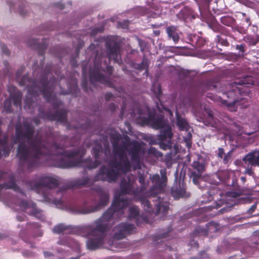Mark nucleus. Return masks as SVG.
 <instances>
[{"instance_id":"obj_57","label":"nucleus","mask_w":259,"mask_h":259,"mask_svg":"<svg viewBox=\"0 0 259 259\" xmlns=\"http://www.w3.org/2000/svg\"><path fill=\"white\" fill-rule=\"evenodd\" d=\"M82 74H83V76H85V67H83L82 68Z\"/></svg>"},{"instance_id":"obj_8","label":"nucleus","mask_w":259,"mask_h":259,"mask_svg":"<svg viewBox=\"0 0 259 259\" xmlns=\"http://www.w3.org/2000/svg\"><path fill=\"white\" fill-rule=\"evenodd\" d=\"M178 101L179 103L177 105L176 111L177 125L180 131L187 132V135L186 137H184V140L188 147L189 148L191 146V140L192 135L189 130L190 127L186 119L180 115L179 110L184 113L190 107L192 106L194 111L196 112H200L201 111L204 115L207 117L211 125L217 130H219L218 124L213 118L212 112L208 107L205 106H203L202 105H200V107H198V103H196V105H193V101L191 100L189 96L184 97L181 94L179 97Z\"/></svg>"},{"instance_id":"obj_50","label":"nucleus","mask_w":259,"mask_h":259,"mask_svg":"<svg viewBox=\"0 0 259 259\" xmlns=\"http://www.w3.org/2000/svg\"><path fill=\"white\" fill-rule=\"evenodd\" d=\"M164 110L168 113L170 117H172L173 116L172 112L170 111L169 109L167 108H164Z\"/></svg>"},{"instance_id":"obj_21","label":"nucleus","mask_w":259,"mask_h":259,"mask_svg":"<svg viewBox=\"0 0 259 259\" xmlns=\"http://www.w3.org/2000/svg\"><path fill=\"white\" fill-rule=\"evenodd\" d=\"M129 215L128 219L137 218L140 214V210L138 206L136 205H131L128 208Z\"/></svg>"},{"instance_id":"obj_13","label":"nucleus","mask_w":259,"mask_h":259,"mask_svg":"<svg viewBox=\"0 0 259 259\" xmlns=\"http://www.w3.org/2000/svg\"><path fill=\"white\" fill-rule=\"evenodd\" d=\"M15 94H10L9 98L7 99L4 102V109L6 113H10L11 110V102H13L14 105L21 106L22 94L19 92H16V89L13 87Z\"/></svg>"},{"instance_id":"obj_5","label":"nucleus","mask_w":259,"mask_h":259,"mask_svg":"<svg viewBox=\"0 0 259 259\" xmlns=\"http://www.w3.org/2000/svg\"><path fill=\"white\" fill-rule=\"evenodd\" d=\"M57 81L54 79L48 81L45 76H43L38 81L33 82L32 86L28 88L27 94L25 100V108H30L33 107L37 97L41 94L47 102H51L55 109V113H48L44 117L50 120H57L58 122L65 123L67 121L66 110L60 108L62 104L54 94L53 90L56 87Z\"/></svg>"},{"instance_id":"obj_35","label":"nucleus","mask_w":259,"mask_h":259,"mask_svg":"<svg viewBox=\"0 0 259 259\" xmlns=\"http://www.w3.org/2000/svg\"><path fill=\"white\" fill-rule=\"evenodd\" d=\"M257 207V203L253 204L247 211V213L249 214H252L256 209Z\"/></svg>"},{"instance_id":"obj_44","label":"nucleus","mask_w":259,"mask_h":259,"mask_svg":"<svg viewBox=\"0 0 259 259\" xmlns=\"http://www.w3.org/2000/svg\"><path fill=\"white\" fill-rule=\"evenodd\" d=\"M140 69H146L147 68V64H146V62H145L144 61H143L141 64L140 65Z\"/></svg>"},{"instance_id":"obj_19","label":"nucleus","mask_w":259,"mask_h":259,"mask_svg":"<svg viewBox=\"0 0 259 259\" xmlns=\"http://www.w3.org/2000/svg\"><path fill=\"white\" fill-rule=\"evenodd\" d=\"M243 40L248 45L254 46L259 41V34L254 36L247 35L244 37Z\"/></svg>"},{"instance_id":"obj_33","label":"nucleus","mask_w":259,"mask_h":259,"mask_svg":"<svg viewBox=\"0 0 259 259\" xmlns=\"http://www.w3.org/2000/svg\"><path fill=\"white\" fill-rule=\"evenodd\" d=\"M161 178L167 182L166 170L165 168L161 169L160 170Z\"/></svg>"},{"instance_id":"obj_49","label":"nucleus","mask_w":259,"mask_h":259,"mask_svg":"<svg viewBox=\"0 0 259 259\" xmlns=\"http://www.w3.org/2000/svg\"><path fill=\"white\" fill-rule=\"evenodd\" d=\"M139 45H140V48H141V51H144V48L143 47V41L141 40H139Z\"/></svg>"},{"instance_id":"obj_45","label":"nucleus","mask_w":259,"mask_h":259,"mask_svg":"<svg viewBox=\"0 0 259 259\" xmlns=\"http://www.w3.org/2000/svg\"><path fill=\"white\" fill-rule=\"evenodd\" d=\"M116 108L117 106L114 103L111 104L109 106V109L112 111H114Z\"/></svg>"},{"instance_id":"obj_20","label":"nucleus","mask_w":259,"mask_h":259,"mask_svg":"<svg viewBox=\"0 0 259 259\" xmlns=\"http://www.w3.org/2000/svg\"><path fill=\"white\" fill-rule=\"evenodd\" d=\"M227 200H230V199L229 198H233L234 199H237V200L239 201L238 202L240 203H245L247 201L246 199L244 197H240L239 194L236 192H228L227 193Z\"/></svg>"},{"instance_id":"obj_36","label":"nucleus","mask_w":259,"mask_h":259,"mask_svg":"<svg viewBox=\"0 0 259 259\" xmlns=\"http://www.w3.org/2000/svg\"><path fill=\"white\" fill-rule=\"evenodd\" d=\"M242 24L246 25L247 26H249L251 24V22L249 17L245 16L244 20H242Z\"/></svg>"},{"instance_id":"obj_9","label":"nucleus","mask_w":259,"mask_h":259,"mask_svg":"<svg viewBox=\"0 0 259 259\" xmlns=\"http://www.w3.org/2000/svg\"><path fill=\"white\" fill-rule=\"evenodd\" d=\"M136 227L134 224L121 223L116 226L112 231V238L109 240L108 246L105 247L109 249L117 251L122 247V244L118 240L122 239L128 234L135 231Z\"/></svg>"},{"instance_id":"obj_46","label":"nucleus","mask_w":259,"mask_h":259,"mask_svg":"<svg viewBox=\"0 0 259 259\" xmlns=\"http://www.w3.org/2000/svg\"><path fill=\"white\" fill-rule=\"evenodd\" d=\"M103 30V29H98V28H95L93 29V30L92 32V35H95L97 32L102 31Z\"/></svg>"},{"instance_id":"obj_39","label":"nucleus","mask_w":259,"mask_h":259,"mask_svg":"<svg viewBox=\"0 0 259 259\" xmlns=\"http://www.w3.org/2000/svg\"><path fill=\"white\" fill-rule=\"evenodd\" d=\"M1 49L3 53L7 55H9L10 53L6 46L5 45H1Z\"/></svg>"},{"instance_id":"obj_4","label":"nucleus","mask_w":259,"mask_h":259,"mask_svg":"<svg viewBox=\"0 0 259 259\" xmlns=\"http://www.w3.org/2000/svg\"><path fill=\"white\" fill-rule=\"evenodd\" d=\"M108 55V61L105 60L103 55H99L98 52L99 47H96L95 44H91L89 48V51H92V53L95 54L94 65L93 68L90 70V79L91 83L93 85H96L97 83H101L108 86H110L111 83L108 77L104 76L101 72H108L109 74H111L113 71L112 67L108 65V63L111 59L118 64L121 63L120 52V48L119 44L115 40L114 36L108 37L105 42ZM97 46L98 44H96Z\"/></svg>"},{"instance_id":"obj_62","label":"nucleus","mask_w":259,"mask_h":259,"mask_svg":"<svg viewBox=\"0 0 259 259\" xmlns=\"http://www.w3.org/2000/svg\"><path fill=\"white\" fill-rule=\"evenodd\" d=\"M212 29H213V31H215V30H216V28H215V27H214H214L212 28Z\"/></svg>"},{"instance_id":"obj_24","label":"nucleus","mask_w":259,"mask_h":259,"mask_svg":"<svg viewBox=\"0 0 259 259\" xmlns=\"http://www.w3.org/2000/svg\"><path fill=\"white\" fill-rule=\"evenodd\" d=\"M147 154L149 156H154L156 158L161 157L162 154L161 152L158 151L155 148L151 147L148 150Z\"/></svg>"},{"instance_id":"obj_1","label":"nucleus","mask_w":259,"mask_h":259,"mask_svg":"<svg viewBox=\"0 0 259 259\" xmlns=\"http://www.w3.org/2000/svg\"><path fill=\"white\" fill-rule=\"evenodd\" d=\"M108 140L113 146V152L116 160H109L108 166L102 165L93 179L84 177L75 179L68 185L58 188V178L53 175L35 176L33 180L25 183L26 189L40 194L43 201L56 207L74 214H86L95 212L107 206L109 202V193L95 182H116L119 176L131 170L141 169L146 159V144L143 142L132 140L127 136H121L114 129L107 130L103 149L101 144L93 147L95 160L89 157L83 159L85 150L82 146L72 150H65L53 137L44 140L41 134L36 133L26 119L23 126H16L14 143H19L17 156L20 166L26 165L28 172L34 170L39 164L46 163L51 166L63 168L83 167L94 169L101 164V155L104 153V161H108L110 153Z\"/></svg>"},{"instance_id":"obj_3","label":"nucleus","mask_w":259,"mask_h":259,"mask_svg":"<svg viewBox=\"0 0 259 259\" xmlns=\"http://www.w3.org/2000/svg\"><path fill=\"white\" fill-rule=\"evenodd\" d=\"M18 180L17 174L0 171V181H6L3 184H0V201L16 211H21L45 221V216L42 210L33 201L25 199L24 191L17 185Z\"/></svg>"},{"instance_id":"obj_30","label":"nucleus","mask_w":259,"mask_h":259,"mask_svg":"<svg viewBox=\"0 0 259 259\" xmlns=\"http://www.w3.org/2000/svg\"><path fill=\"white\" fill-rule=\"evenodd\" d=\"M165 160L166 165H167L168 167H169V165H170L171 164L172 157L171 153H168L166 155L165 157Z\"/></svg>"},{"instance_id":"obj_40","label":"nucleus","mask_w":259,"mask_h":259,"mask_svg":"<svg viewBox=\"0 0 259 259\" xmlns=\"http://www.w3.org/2000/svg\"><path fill=\"white\" fill-rule=\"evenodd\" d=\"M113 96L111 93H108L105 95V99L106 101L112 99Z\"/></svg>"},{"instance_id":"obj_64","label":"nucleus","mask_w":259,"mask_h":259,"mask_svg":"<svg viewBox=\"0 0 259 259\" xmlns=\"http://www.w3.org/2000/svg\"><path fill=\"white\" fill-rule=\"evenodd\" d=\"M191 259H196V257H192V258H191Z\"/></svg>"},{"instance_id":"obj_56","label":"nucleus","mask_w":259,"mask_h":259,"mask_svg":"<svg viewBox=\"0 0 259 259\" xmlns=\"http://www.w3.org/2000/svg\"><path fill=\"white\" fill-rule=\"evenodd\" d=\"M23 255L24 256H31V254L30 253L26 254L25 252H24V251L23 252Z\"/></svg>"},{"instance_id":"obj_7","label":"nucleus","mask_w":259,"mask_h":259,"mask_svg":"<svg viewBox=\"0 0 259 259\" xmlns=\"http://www.w3.org/2000/svg\"><path fill=\"white\" fill-rule=\"evenodd\" d=\"M132 116L138 115V118L141 119L144 123L150 125L155 129H160L161 141L159 142L160 148L166 150L172 147L171 139L173 136L171 127L167 120L162 114L156 115L155 111L151 110L145 105L138 108L131 113Z\"/></svg>"},{"instance_id":"obj_12","label":"nucleus","mask_w":259,"mask_h":259,"mask_svg":"<svg viewBox=\"0 0 259 259\" xmlns=\"http://www.w3.org/2000/svg\"><path fill=\"white\" fill-rule=\"evenodd\" d=\"M177 175L178 172H176L175 183L171 189V195L175 199H178L180 197H188L190 195V193L186 191L185 186L184 185L183 182H182V183L180 182L179 184L176 182Z\"/></svg>"},{"instance_id":"obj_47","label":"nucleus","mask_w":259,"mask_h":259,"mask_svg":"<svg viewBox=\"0 0 259 259\" xmlns=\"http://www.w3.org/2000/svg\"><path fill=\"white\" fill-rule=\"evenodd\" d=\"M199 254L202 258H204L207 257V254L204 251H201Z\"/></svg>"},{"instance_id":"obj_26","label":"nucleus","mask_w":259,"mask_h":259,"mask_svg":"<svg viewBox=\"0 0 259 259\" xmlns=\"http://www.w3.org/2000/svg\"><path fill=\"white\" fill-rule=\"evenodd\" d=\"M170 233V231H168L167 232H165V233H161L159 235H158V236H155L154 238V242H157V243H161V245H162L163 244V241H160L159 242L158 241L160 239H164V238H166L167 237H168V234H169Z\"/></svg>"},{"instance_id":"obj_16","label":"nucleus","mask_w":259,"mask_h":259,"mask_svg":"<svg viewBox=\"0 0 259 259\" xmlns=\"http://www.w3.org/2000/svg\"><path fill=\"white\" fill-rule=\"evenodd\" d=\"M22 228L19 231L20 237L25 241L27 242L25 240V235L27 234V232L29 230H34L35 229H38L40 227L38 223H26L25 226H21Z\"/></svg>"},{"instance_id":"obj_28","label":"nucleus","mask_w":259,"mask_h":259,"mask_svg":"<svg viewBox=\"0 0 259 259\" xmlns=\"http://www.w3.org/2000/svg\"><path fill=\"white\" fill-rule=\"evenodd\" d=\"M44 255L46 258L56 259L55 257V254L53 253H51L50 251H44Z\"/></svg>"},{"instance_id":"obj_52","label":"nucleus","mask_w":259,"mask_h":259,"mask_svg":"<svg viewBox=\"0 0 259 259\" xmlns=\"http://www.w3.org/2000/svg\"><path fill=\"white\" fill-rule=\"evenodd\" d=\"M209 195H210V198H209V200H210L211 199H214L217 197V196L214 195V196H212V192H208Z\"/></svg>"},{"instance_id":"obj_53","label":"nucleus","mask_w":259,"mask_h":259,"mask_svg":"<svg viewBox=\"0 0 259 259\" xmlns=\"http://www.w3.org/2000/svg\"><path fill=\"white\" fill-rule=\"evenodd\" d=\"M6 235L3 233H0V240L5 239L6 237Z\"/></svg>"},{"instance_id":"obj_17","label":"nucleus","mask_w":259,"mask_h":259,"mask_svg":"<svg viewBox=\"0 0 259 259\" xmlns=\"http://www.w3.org/2000/svg\"><path fill=\"white\" fill-rule=\"evenodd\" d=\"M166 33L169 38H171L173 41L177 43L179 40V30L177 27L174 26H170L166 28Z\"/></svg>"},{"instance_id":"obj_42","label":"nucleus","mask_w":259,"mask_h":259,"mask_svg":"<svg viewBox=\"0 0 259 259\" xmlns=\"http://www.w3.org/2000/svg\"><path fill=\"white\" fill-rule=\"evenodd\" d=\"M246 16V14L244 13H242V12H238V14H237V17L241 19L242 20H244V17H245Z\"/></svg>"},{"instance_id":"obj_51","label":"nucleus","mask_w":259,"mask_h":259,"mask_svg":"<svg viewBox=\"0 0 259 259\" xmlns=\"http://www.w3.org/2000/svg\"><path fill=\"white\" fill-rule=\"evenodd\" d=\"M57 252L58 255L59 254H60L61 255H62L63 251L61 248H58V249H57Z\"/></svg>"},{"instance_id":"obj_58","label":"nucleus","mask_w":259,"mask_h":259,"mask_svg":"<svg viewBox=\"0 0 259 259\" xmlns=\"http://www.w3.org/2000/svg\"><path fill=\"white\" fill-rule=\"evenodd\" d=\"M125 104V102H124L123 104ZM124 109H125V105H123V106L122 107H121V112H124Z\"/></svg>"},{"instance_id":"obj_54","label":"nucleus","mask_w":259,"mask_h":259,"mask_svg":"<svg viewBox=\"0 0 259 259\" xmlns=\"http://www.w3.org/2000/svg\"><path fill=\"white\" fill-rule=\"evenodd\" d=\"M37 234L35 235L36 236H41L42 234V232L41 230H38Z\"/></svg>"},{"instance_id":"obj_15","label":"nucleus","mask_w":259,"mask_h":259,"mask_svg":"<svg viewBox=\"0 0 259 259\" xmlns=\"http://www.w3.org/2000/svg\"><path fill=\"white\" fill-rule=\"evenodd\" d=\"M212 229H215L216 230V224L213 222H210L207 224L206 228L199 226L195 228L193 232V235L194 236L206 235L208 231Z\"/></svg>"},{"instance_id":"obj_55","label":"nucleus","mask_w":259,"mask_h":259,"mask_svg":"<svg viewBox=\"0 0 259 259\" xmlns=\"http://www.w3.org/2000/svg\"><path fill=\"white\" fill-rule=\"evenodd\" d=\"M223 174H224V172H220V173L218 174V175L219 179L220 180V181H223V179H222L221 178V177L222 176V175Z\"/></svg>"},{"instance_id":"obj_31","label":"nucleus","mask_w":259,"mask_h":259,"mask_svg":"<svg viewBox=\"0 0 259 259\" xmlns=\"http://www.w3.org/2000/svg\"><path fill=\"white\" fill-rule=\"evenodd\" d=\"M17 5L19 7L18 11L19 13V14L21 15H25L26 13V11L24 10L25 7V4L23 3L21 5Z\"/></svg>"},{"instance_id":"obj_34","label":"nucleus","mask_w":259,"mask_h":259,"mask_svg":"<svg viewBox=\"0 0 259 259\" xmlns=\"http://www.w3.org/2000/svg\"><path fill=\"white\" fill-rule=\"evenodd\" d=\"M245 45L244 44L237 45L236 46V49L238 50L242 54H243L245 52Z\"/></svg>"},{"instance_id":"obj_6","label":"nucleus","mask_w":259,"mask_h":259,"mask_svg":"<svg viewBox=\"0 0 259 259\" xmlns=\"http://www.w3.org/2000/svg\"><path fill=\"white\" fill-rule=\"evenodd\" d=\"M254 84L252 77L246 76L241 79H236L234 82L222 87L220 92L222 93L223 97L213 95L207 96V97L214 102L226 106L230 111H235L238 105H241L243 108L248 106V104L245 103L246 99L243 96L249 92L247 87Z\"/></svg>"},{"instance_id":"obj_27","label":"nucleus","mask_w":259,"mask_h":259,"mask_svg":"<svg viewBox=\"0 0 259 259\" xmlns=\"http://www.w3.org/2000/svg\"><path fill=\"white\" fill-rule=\"evenodd\" d=\"M215 41H218L219 43H221L223 46H227L228 45V42L226 39L221 37L219 35H217Z\"/></svg>"},{"instance_id":"obj_23","label":"nucleus","mask_w":259,"mask_h":259,"mask_svg":"<svg viewBox=\"0 0 259 259\" xmlns=\"http://www.w3.org/2000/svg\"><path fill=\"white\" fill-rule=\"evenodd\" d=\"M232 153L233 151L230 150L228 152L226 153L222 158L223 159V163L227 166H228L232 162Z\"/></svg>"},{"instance_id":"obj_14","label":"nucleus","mask_w":259,"mask_h":259,"mask_svg":"<svg viewBox=\"0 0 259 259\" xmlns=\"http://www.w3.org/2000/svg\"><path fill=\"white\" fill-rule=\"evenodd\" d=\"M242 160L247 166H259V151L249 153L243 158Z\"/></svg>"},{"instance_id":"obj_48","label":"nucleus","mask_w":259,"mask_h":259,"mask_svg":"<svg viewBox=\"0 0 259 259\" xmlns=\"http://www.w3.org/2000/svg\"><path fill=\"white\" fill-rule=\"evenodd\" d=\"M32 122L34 123L36 125H38L39 123V120L38 117H35L32 119Z\"/></svg>"},{"instance_id":"obj_60","label":"nucleus","mask_w":259,"mask_h":259,"mask_svg":"<svg viewBox=\"0 0 259 259\" xmlns=\"http://www.w3.org/2000/svg\"><path fill=\"white\" fill-rule=\"evenodd\" d=\"M79 256H76V257H72V258H70V259H79Z\"/></svg>"},{"instance_id":"obj_11","label":"nucleus","mask_w":259,"mask_h":259,"mask_svg":"<svg viewBox=\"0 0 259 259\" xmlns=\"http://www.w3.org/2000/svg\"><path fill=\"white\" fill-rule=\"evenodd\" d=\"M193 171L191 173V178L193 179L194 184L197 185L200 183V178L202 172L205 170L204 162L201 156H198L197 160L193 162L191 164Z\"/></svg>"},{"instance_id":"obj_25","label":"nucleus","mask_w":259,"mask_h":259,"mask_svg":"<svg viewBox=\"0 0 259 259\" xmlns=\"http://www.w3.org/2000/svg\"><path fill=\"white\" fill-rule=\"evenodd\" d=\"M152 91L157 99L160 102V97L161 95V89L160 84L153 85L152 89Z\"/></svg>"},{"instance_id":"obj_2","label":"nucleus","mask_w":259,"mask_h":259,"mask_svg":"<svg viewBox=\"0 0 259 259\" xmlns=\"http://www.w3.org/2000/svg\"><path fill=\"white\" fill-rule=\"evenodd\" d=\"M147 171L138 172V181L140 187H134L136 177L134 175L124 177L120 183V194L115 196L111 206L105 211L102 216L95 220L91 224L80 227L81 230L86 233L89 236L87 241L88 249L92 250L101 247L105 244V236L107 231L116 221L124 216V209L130 205L131 199H128L124 194H131L134 198L139 200L145 211L151 214L153 210L148 197L155 198L153 200L155 206L154 212L155 215L161 213L163 217L166 215L169 209V203L158 194L164 191L166 181L161 178L158 174L150 176V179L153 186L147 190L149 185L147 178Z\"/></svg>"},{"instance_id":"obj_38","label":"nucleus","mask_w":259,"mask_h":259,"mask_svg":"<svg viewBox=\"0 0 259 259\" xmlns=\"http://www.w3.org/2000/svg\"><path fill=\"white\" fill-rule=\"evenodd\" d=\"M225 154L223 148H219L218 149V156L219 157L222 158Z\"/></svg>"},{"instance_id":"obj_22","label":"nucleus","mask_w":259,"mask_h":259,"mask_svg":"<svg viewBox=\"0 0 259 259\" xmlns=\"http://www.w3.org/2000/svg\"><path fill=\"white\" fill-rule=\"evenodd\" d=\"M221 22L225 25L232 26L234 24L235 20L232 17L225 16L221 18Z\"/></svg>"},{"instance_id":"obj_10","label":"nucleus","mask_w":259,"mask_h":259,"mask_svg":"<svg viewBox=\"0 0 259 259\" xmlns=\"http://www.w3.org/2000/svg\"><path fill=\"white\" fill-rule=\"evenodd\" d=\"M53 233L60 234V236L57 242L59 245L67 246L73 249L78 250L79 248V245L77 242L75 241L72 238L68 235L65 234L71 233L73 231V227L71 225H67L65 224L60 223L54 227L52 229Z\"/></svg>"},{"instance_id":"obj_37","label":"nucleus","mask_w":259,"mask_h":259,"mask_svg":"<svg viewBox=\"0 0 259 259\" xmlns=\"http://www.w3.org/2000/svg\"><path fill=\"white\" fill-rule=\"evenodd\" d=\"M218 84L216 83H208L207 85V88L208 90H213L217 88Z\"/></svg>"},{"instance_id":"obj_32","label":"nucleus","mask_w":259,"mask_h":259,"mask_svg":"<svg viewBox=\"0 0 259 259\" xmlns=\"http://www.w3.org/2000/svg\"><path fill=\"white\" fill-rule=\"evenodd\" d=\"M118 25L122 28H126L128 25V20H124L118 22Z\"/></svg>"},{"instance_id":"obj_63","label":"nucleus","mask_w":259,"mask_h":259,"mask_svg":"<svg viewBox=\"0 0 259 259\" xmlns=\"http://www.w3.org/2000/svg\"><path fill=\"white\" fill-rule=\"evenodd\" d=\"M241 179L243 181H245V178L244 177H241Z\"/></svg>"},{"instance_id":"obj_29","label":"nucleus","mask_w":259,"mask_h":259,"mask_svg":"<svg viewBox=\"0 0 259 259\" xmlns=\"http://www.w3.org/2000/svg\"><path fill=\"white\" fill-rule=\"evenodd\" d=\"M27 219L26 216L21 212H19L17 214L16 219L18 221H25Z\"/></svg>"},{"instance_id":"obj_18","label":"nucleus","mask_w":259,"mask_h":259,"mask_svg":"<svg viewBox=\"0 0 259 259\" xmlns=\"http://www.w3.org/2000/svg\"><path fill=\"white\" fill-rule=\"evenodd\" d=\"M28 45L29 46L32 47L33 48L36 49H38L40 50V53H42L45 51V50L47 48V44L44 41H42V43H40L38 42V40L36 39H33L30 41L28 42Z\"/></svg>"},{"instance_id":"obj_43","label":"nucleus","mask_w":259,"mask_h":259,"mask_svg":"<svg viewBox=\"0 0 259 259\" xmlns=\"http://www.w3.org/2000/svg\"><path fill=\"white\" fill-rule=\"evenodd\" d=\"M246 16V14L244 13H242V12H238V14H237V17L241 19L242 20H244V17H245Z\"/></svg>"},{"instance_id":"obj_61","label":"nucleus","mask_w":259,"mask_h":259,"mask_svg":"<svg viewBox=\"0 0 259 259\" xmlns=\"http://www.w3.org/2000/svg\"><path fill=\"white\" fill-rule=\"evenodd\" d=\"M81 47H82V44L81 43H79V49L81 48Z\"/></svg>"},{"instance_id":"obj_59","label":"nucleus","mask_w":259,"mask_h":259,"mask_svg":"<svg viewBox=\"0 0 259 259\" xmlns=\"http://www.w3.org/2000/svg\"><path fill=\"white\" fill-rule=\"evenodd\" d=\"M82 87L84 88V89L85 90H86L87 89H85V82H83L82 83Z\"/></svg>"},{"instance_id":"obj_41","label":"nucleus","mask_w":259,"mask_h":259,"mask_svg":"<svg viewBox=\"0 0 259 259\" xmlns=\"http://www.w3.org/2000/svg\"><path fill=\"white\" fill-rule=\"evenodd\" d=\"M248 167L246 169L245 173L249 175V176H251L253 174V171L251 168V166L249 167V166H247Z\"/></svg>"}]
</instances>
